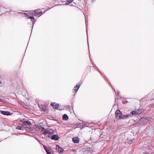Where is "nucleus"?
<instances>
[{
  "instance_id": "f03ea898",
  "label": "nucleus",
  "mask_w": 154,
  "mask_h": 154,
  "mask_svg": "<svg viewBox=\"0 0 154 154\" xmlns=\"http://www.w3.org/2000/svg\"><path fill=\"white\" fill-rule=\"evenodd\" d=\"M35 127L38 129L40 130L41 131H45V134H46V133H48V131H46V129H45L44 128L42 127V125H39V124H37V125H36Z\"/></svg>"
},
{
  "instance_id": "f8f14e48",
  "label": "nucleus",
  "mask_w": 154,
  "mask_h": 154,
  "mask_svg": "<svg viewBox=\"0 0 154 154\" xmlns=\"http://www.w3.org/2000/svg\"><path fill=\"white\" fill-rule=\"evenodd\" d=\"M51 104L54 108H57L59 106L58 104H56L55 103H51Z\"/></svg>"
},
{
  "instance_id": "9d476101",
  "label": "nucleus",
  "mask_w": 154,
  "mask_h": 154,
  "mask_svg": "<svg viewBox=\"0 0 154 154\" xmlns=\"http://www.w3.org/2000/svg\"><path fill=\"white\" fill-rule=\"evenodd\" d=\"M139 114V112L138 110H137L132 111L131 112V114H131L132 117V115H137L138 114Z\"/></svg>"
},
{
  "instance_id": "9b49d317",
  "label": "nucleus",
  "mask_w": 154,
  "mask_h": 154,
  "mask_svg": "<svg viewBox=\"0 0 154 154\" xmlns=\"http://www.w3.org/2000/svg\"><path fill=\"white\" fill-rule=\"evenodd\" d=\"M1 113L3 115H9L10 114L9 112L8 111H1Z\"/></svg>"
},
{
  "instance_id": "bb28decb",
  "label": "nucleus",
  "mask_w": 154,
  "mask_h": 154,
  "mask_svg": "<svg viewBox=\"0 0 154 154\" xmlns=\"http://www.w3.org/2000/svg\"><path fill=\"white\" fill-rule=\"evenodd\" d=\"M87 32V29L86 30V32Z\"/></svg>"
},
{
  "instance_id": "a878e982",
  "label": "nucleus",
  "mask_w": 154,
  "mask_h": 154,
  "mask_svg": "<svg viewBox=\"0 0 154 154\" xmlns=\"http://www.w3.org/2000/svg\"><path fill=\"white\" fill-rule=\"evenodd\" d=\"M74 0H71L73 2V1Z\"/></svg>"
},
{
  "instance_id": "393cba45",
  "label": "nucleus",
  "mask_w": 154,
  "mask_h": 154,
  "mask_svg": "<svg viewBox=\"0 0 154 154\" xmlns=\"http://www.w3.org/2000/svg\"><path fill=\"white\" fill-rule=\"evenodd\" d=\"M1 81H0V84H1Z\"/></svg>"
},
{
  "instance_id": "39448f33",
  "label": "nucleus",
  "mask_w": 154,
  "mask_h": 154,
  "mask_svg": "<svg viewBox=\"0 0 154 154\" xmlns=\"http://www.w3.org/2000/svg\"><path fill=\"white\" fill-rule=\"evenodd\" d=\"M140 121L141 124L144 125H146L148 122V118H142L140 119Z\"/></svg>"
},
{
  "instance_id": "aec40b11",
  "label": "nucleus",
  "mask_w": 154,
  "mask_h": 154,
  "mask_svg": "<svg viewBox=\"0 0 154 154\" xmlns=\"http://www.w3.org/2000/svg\"><path fill=\"white\" fill-rule=\"evenodd\" d=\"M16 129L18 130H22L21 127L20 126L17 127L16 128Z\"/></svg>"
},
{
  "instance_id": "6e6552de",
  "label": "nucleus",
  "mask_w": 154,
  "mask_h": 154,
  "mask_svg": "<svg viewBox=\"0 0 154 154\" xmlns=\"http://www.w3.org/2000/svg\"><path fill=\"white\" fill-rule=\"evenodd\" d=\"M51 138L52 140H57L59 139V137H58V135H54L51 137Z\"/></svg>"
},
{
  "instance_id": "f3484780",
  "label": "nucleus",
  "mask_w": 154,
  "mask_h": 154,
  "mask_svg": "<svg viewBox=\"0 0 154 154\" xmlns=\"http://www.w3.org/2000/svg\"><path fill=\"white\" fill-rule=\"evenodd\" d=\"M72 2V1L71 0H68L67 2L65 4V5H68L69 4L71 3Z\"/></svg>"
},
{
  "instance_id": "5701e85b",
  "label": "nucleus",
  "mask_w": 154,
  "mask_h": 154,
  "mask_svg": "<svg viewBox=\"0 0 154 154\" xmlns=\"http://www.w3.org/2000/svg\"><path fill=\"white\" fill-rule=\"evenodd\" d=\"M72 151L73 152H75V153L77 151L75 150L74 149H72Z\"/></svg>"
},
{
  "instance_id": "4468645a",
  "label": "nucleus",
  "mask_w": 154,
  "mask_h": 154,
  "mask_svg": "<svg viewBox=\"0 0 154 154\" xmlns=\"http://www.w3.org/2000/svg\"><path fill=\"white\" fill-rule=\"evenodd\" d=\"M29 19H31V20L32 21V24L34 25L35 22L34 17H29Z\"/></svg>"
},
{
  "instance_id": "20e7f679",
  "label": "nucleus",
  "mask_w": 154,
  "mask_h": 154,
  "mask_svg": "<svg viewBox=\"0 0 154 154\" xmlns=\"http://www.w3.org/2000/svg\"><path fill=\"white\" fill-rule=\"evenodd\" d=\"M116 117L118 119H120L121 116H122V113L120 111L118 110L116 111L115 112Z\"/></svg>"
},
{
  "instance_id": "6ab92c4d",
  "label": "nucleus",
  "mask_w": 154,
  "mask_h": 154,
  "mask_svg": "<svg viewBox=\"0 0 154 154\" xmlns=\"http://www.w3.org/2000/svg\"><path fill=\"white\" fill-rule=\"evenodd\" d=\"M4 101V99L3 97L0 96V101L2 102Z\"/></svg>"
},
{
  "instance_id": "1a4fd4ad",
  "label": "nucleus",
  "mask_w": 154,
  "mask_h": 154,
  "mask_svg": "<svg viewBox=\"0 0 154 154\" xmlns=\"http://www.w3.org/2000/svg\"><path fill=\"white\" fill-rule=\"evenodd\" d=\"M79 139L78 137H74L72 139V141L74 143H78L79 141Z\"/></svg>"
},
{
  "instance_id": "412c9836",
  "label": "nucleus",
  "mask_w": 154,
  "mask_h": 154,
  "mask_svg": "<svg viewBox=\"0 0 154 154\" xmlns=\"http://www.w3.org/2000/svg\"><path fill=\"white\" fill-rule=\"evenodd\" d=\"M42 106V109L45 112V107H44L43 106Z\"/></svg>"
},
{
  "instance_id": "0eeeda50",
  "label": "nucleus",
  "mask_w": 154,
  "mask_h": 154,
  "mask_svg": "<svg viewBox=\"0 0 154 154\" xmlns=\"http://www.w3.org/2000/svg\"><path fill=\"white\" fill-rule=\"evenodd\" d=\"M131 117V114H127L126 115H123L122 113V116H121L120 119H127Z\"/></svg>"
},
{
  "instance_id": "423d86ee",
  "label": "nucleus",
  "mask_w": 154,
  "mask_h": 154,
  "mask_svg": "<svg viewBox=\"0 0 154 154\" xmlns=\"http://www.w3.org/2000/svg\"><path fill=\"white\" fill-rule=\"evenodd\" d=\"M56 149L59 153L62 154L64 151L63 149L58 145H56Z\"/></svg>"
},
{
  "instance_id": "f257e3e1",
  "label": "nucleus",
  "mask_w": 154,
  "mask_h": 154,
  "mask_svg": "<svg viewBox=\"0 0 154 154\" xmlns=\"http://www.w3.org/2000/svg\"><path fill=\"white\" fill-rule=\"evenodd\" d=\"M30 12L32 15L36 16L42 13V11L40 10H37L35 11H31Z\"/></svg>"
},
{
  "instance_id": "a211bd4d",
  "label": "nucleus",
  "mask_w": 154,
  "mask_h": 154,
  "mask_svg": "<svg viewBox=\"0 0 154 154\" xmlns=\"http://www.w3.org/2000/svg\"><path fill=\"white\" fill-rule=\"evenodd\" d=\"M24 14H25V16L26 17V18H29V17L30 16H29L27 14H26L25 13H24Z\"/></svg>"
},
{
  "instance_id": "2eb2a0df",
  "label": "nucleus",
  "mask_w": 154,
  "mask_h": 154,
  "mask_svg": "<svg viewBox=\"0 0 154 154\" xmlns=\"http://www.w3.org/2000/svg\"><path fill=\"white\" fill-rule=\"evenodd\" d=\"M79 86H78V85H77L74 87V88L73 89V90H74L75 91H76L79 89Z\"/></svg>"
},
{
  "instance_id": "4be33fe9",
  "label": "nucleus",
  "mask_w": 154,
  "mask_h": 154,
  "mask_svg": "<svg viewBox=\"0 0 154 154\" xmlns=\"http://www.w3.org/2000/svg\"><path fill=\"white\" fill-rule=\"evenodd\" d=\"M133 142V140H130L129 141V144H131Z\"/></svg>"
},
{
  "instance_id": "b1692460",
  "label": "nucleus",
  "mask_w": 154,
  "mask_h": 154,
  "mask_svg": "<svg viewBox=\"0 0 154 154\" xmlns=\"http://www.w3.org/2000/svg\"><path fill=\"white\" fill-rule=\"evenodd\" d=\"M119 93V91H118V92H117V94H118Z\"/></svg>"
},
{
  "instance_id": "ddd939ff",
  "label": "nucleus",
  "mask_w": 154,
  "mask_h": 154,
  "mask_svg": "<svg viewBox=\"0 0 154 154\" xmlns=\"http://www.w3.org/2000/svg\"><path fill=\"white\" fill-rule=\"evenodd\" d=\"M63 120L66 121L68 119V117L66 114H64L63 116Z\"/></svg>"
},
{
  "instance_id": "7ed1b4c3",
  "label": "nucleus",
  "mask_w": 154,
  "mask_h": 154,
  "mask_svg": "<svg viewBox=\"0 0 154 154\" xmlns=\"http://www.w3.org/2000/svg\"><path fill=\"white\" fill-rule=\"evenodd\" d=\"M43 146L47 154H53V151L50 147H47L45 146Z\"/></svg>"
},
{
  "instance_id": "dca6fc26",
  "label": "nucleus",
  "mask_w": 154,
  "mask_h": 154,
  "mask_svg": "<svg viewBox=\"0 0 154 154\" xmlns=\"http://www.w3.org/2000/svg\"><path fill=\"white\" fill-rule=\"evenodd\" d=\"M23 123H24L25 124H27V125H31V124L30 122L29 121H25V122H23Z\"/></svg>"
}]
</instances>
